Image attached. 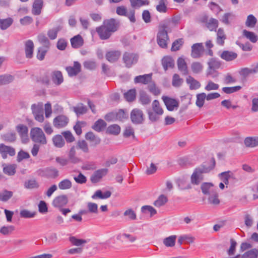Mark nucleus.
I'll use <instances>...</instances> for the list:
<instances>
[{
	"label": "nucleus",
	"mask_w": 258,
	"mask_h": 258,
	"mask_svg": "<svg viewBox=\"0 0 258 258\" xmlns=\"http://www.w3.org/2000/svg\"><path fill=\"white\" fill-rule=\"evenodd\" d=\"M30 137L33 142L40 145H46L47 139L42 130L38 127H33L30 131Z\"/></svg>",
	"instance_id": "4"
},
{
	"label": "nucleus",
	"mask_w": 258,
	"mask_h": 258,
	"mask_svg": "<svg viewBox=\"0 0 258 258\" xmlns=\"http://www.w3.org/2000/svg\"><path fill=\"white\" fill-rule=\"evenodd\" d=\"M167 0H160L156 6L157 11L160 13H166L167 10Z\"/></svg>",
	"instance_id": "58"
},
{
	"label": "nucleus",
	"mask_w": 258,
	"mask_h": 258,
	"mask_svg": "<svg viewBox=\"0 0 258 258\" xmlns=\"http://www.w3.org/2000/svg\"><path fill=\"white\" fill-rule=\"evenodd\" d=\"M15 229V226L13 225L3 226L0 228V233L5 236L9 235Z\"/></svg>",
	"instance_id": "46"
},
{
	"label": "nucleus",
	"mask_w": 258,
	"mask_h": 258,
	"mask_svg": "<svg viewBox=\"0 0 258 258\" xmlns=\"http://www.w3.org/2000/svg\"><path fill=\"white\" fill-rule=\"evenodd\" d=\"M43 106V104L42 102L33 104L31 105V110L34 118L40 122H42L44 119Z\"/></svg>",
	"instance_id": "6"
},
{
	"label": "nucleus",
	"mask_w": 258,
	"mask_h": 258,
	"mask_svg": "<svg viewBox=\"0 0 258 258\" xmlns=\"http://www.w3.org/2000/svg\"><path fill=\"white\" fill-rule=\"evenodd\" d=\"M226 38V36L224 33L223 29L219 28L217 33V43L219 45L223 46L224 44V41Z\"/></svg>",
	"instance_id": "36"
},
{
	"label": "nucleus",
	"mask_w": 258,
	"mask_h": 258,
	"mask_svg": "<svg viewBox=\"0 0 258 258\" xmlns=\"http://www.w3.org/2000/svg\"><path fill=\"white\" fill-rule=\"evenodd\" d=\"M206 99V94L205 93H201L197 95L196 105L201 108L203 106L205 100Z\"/></svg>",
	"instance_id": "55"
},
{
	"label": "nucleus",
	"mask_w": 258,
	"mask_h": 258,
	"mask_svg": "<svg viewBox=\"0 0 258 258\" xmlns=\"http://www.w3.org/2000/svg\"><path fill=\"white\" fill-rule=\"evenodd\" d=\"M14 77L11 75H0V85L9 84L13 81Z\"/></svg>",
	"instance_id": "50"
},
{
	"label": "nucleus",
	"mask_w": 258,
	"mask_h": 258,
	"mask_svg": "<svg viewBox=\"0 0 258 258\" xmlns=\"http://www.w3.org/2000/svg\"><path fill=\"white\" fill-rule=\"evenodd\" d=\"M13 19L9 17L6 19H0V29L5 30L9 28L13 23Z\"/></svg>",
	"instance_id": "34"
},
{
	"label": "nucleus",
	"mask_w": 258,
	"mask_h": 258,
	"mask_svg": "<svg viewBox=\"0 0 258 258\" xmlns=\"http://www.w3.org/2000/svg\"><path fill=\"white\" fill-rule=\"evenodd\" d=\"M16 129L22 139L27 138L28 128L26 125L23 124H19L16 126Z\"/></svg>",
	"instance_id": "26"
},
{
	"label": "nucleus",
	"mask_w": 258,
	"mask_h": 258,
	"mask_svg": "<svg viewBox=\"0 0 258 258\" xmlns=\"http://www.w3.org/2000/svg\"><path fill=\"white\" fill-rule=\"evenodd\" d=\"M243 35L252 43H255L257 40V36L252 32L244 30L243 31Z\"/></svg>",
	"instance_id": "52"
},
{
	"label": "nucleus",
	"mask_w": 258,
	"mask_h": 258,
	"mask_svg": "<svg viewBox=\"0 0 258 258\" xmlns=\"http://www.w3.org/2000/svg\"><path fill=\"white\" fill-rule=\"evenodd\" d=\"M244 142L247 147L253 148L258 146V137H247Z\"/></svg>",
	"instance_id": "35"
},
{
	"label": "nucleus",
	"mask_w": 258,
	"mask_h": 258,
	"mask_svg": "<svg viewBox=\"0 0 258 258\" xmlns=\"http://www.w3.org/2000/svg\"><path fill=\"white\" fill-rule=\"evenodd\" d=\"M167 198L165 196L161 195L158 197V199L154 202V205L156 207H160L164 205L167 202Z\"/></svg>",
	"instance_id": "61"
},
{
	"label": "nucleus",
	"mask_w": 258,
	"mask_h": 258,
	"mask_svg": "<svg viewBox=\"0 0 258 258\" xmlns=\"http://www.w3.org/2000/svg\"><path fill=\"white\" fill-rule=\"evenodd\" d=\"M177 67L182 75L186 76L188 74L187 66L185 59L182 57H179L177 61Z\"/></svg>",
	"instance_id": "21"
},
{
	"label": "nucleus",
	"mask_w": 258,
	"mask_h": 258,
	"mask_svg": "<svg viewBox=\"0 0 258 258\" xmlns=\"http://www.w3.org/2000/svg\"><path fill=\"white\" fill-rule=\"evenodd\" d=\"M149 119L152 122L158 121L161 115L163 114L164 111L158 100H155L152 104V108L147 110Z\"/></svg>",
	"instance_id": "3"
},
{
	"label": "nucleus",
	"mask_w": 258,
	"mask_h": 258,
	"mask_svg": "<svg viewBox=\"0 0 258 258\" xmlns=\"http://www.w3.org/2000/svg\"><path fill=\"white\" fill-rule=\"evenodd\" d=\"M74 111L76 113L77 116L84 114L87 112V107L82 103H80L77 106L73 107Z\"/></svg>",
	"instance_id": "43"
},
{
	"label": "nucleus",
	"mask_w": 258,
	"mask_h": 258,
	"mask_svg": "<svg viewBox=\"0 0 258 258\" xmlns=\"http://www.w3.org/2000/svg\"><path fill=\"white\" fill-rule=\"evenodd\" d=\"M70 242L73 245L78 246V247L87 242L86 240L83 239H78L75 236H70L69 238Z\"/></svg>",
	"instance_id": "48"
},
{
	"label": "nucleus",
	"mask_w": 258,
	"mask_h": 258,
	"mask_svg": "<svg viewBox=\"0 0 258 258\" xmlns=\"http://www.w3.org/2000/svg\"><path fill=\"white\" fill-rule=\"evenodd\" d=\"M37 214L36 211H30L27 209H23L21 210L20 215L21 218H32Z\"/></svg>",
	"instance_id": "47"
},
{
	"label": "nucleus",
	"mask_w": 258,
	"mask_h": 258,
	"mask_svg": "<svg viewBox=\"0 0 258 258\" xmlns=\"http://www.w3.org/2000/svg\"><path fill=\"white\" fill-rule=\"evenodd\" d=\"M13 196V192L4 189L0 192V201L7 202Z\"/></svg>",
	"instance_id": "41"
},
{
	"label": "nucleus",
	"mask_w": 258,
	"mask_h": 258,
	"mask_svg": "<svg viewBox=\"0 0 258 258\" xmlns=\"http://www.w3.org/2000/svg\"><path fill=\"white\" fill-rule=\"evenodd\" d=\"M34 48V43L31 40H28L25 42V52L27 58L33 57Z\"/></svg>",
	"instance_id": "20"
},
{
	"label": "nucleus",
	"mask_w": 258,
	"mask_h": 258,
	"mask_svg": "<svg viewBox=\"0 0 258 258\" xmlns=\"http://www.w3.org/2000/svg\"><path fill=\"white\" fill-rule=\"evenodd\" d=\"M258 250L256 249H252L245 252L241 255V258H257Z\"/></svg>",
	"instance_id": "59"
},
{
	"label": "nucleus",
	"mask_w": 258,
	"mask_h": 258,
	"mask_svg": "<svg viewBox=\"0 0 258 258\" xmlns=\"http://www.w3.org/2000/svg\"><path fill=\"white\" fill-rule=\"evenodd\" d=\"M24 187L27 189L38 188L39 184L35 179H29L24 182Z\"/></svg>",
	"instance_id": "44"
},
{
	"label": "nucleus",
	"mask_w": 258,
	"mask_h": 258,
	"mask_svg": "<svg viewBox=\"0 0 258 258\" xmlns=\"http://www.w3.org/2000/svg\"><path fill=\"white\" fill-rule=\"evenodd\" d=\"M3 172L5 174L12 176L14 175L16 172L17 165L15 164H3L2 165Z\"/></svg>",
	"instance_id": "25"
},
{
	"label": "nucleus",
	"mask_w": 258,
	"mask_h": 258,
	"mask_svg": "<svg viewBox=\"0 0 258 258\" xmlns=\"http://www.w3.org/2000/svg\"><path fill=\"white\" fill-rule=\"evenodd\" d=\"M162 99L169 111H173L175 108H177L179 106V102L175 99L166 96H162Z\"/></svg>",
	"instance_id": "12"
},
{
	"label": "nucleus",
	"mask_w": 258,
	"mask_h": 258,
	"mask_svg": "<svg viewBox=\"0 0 258 258\" xmlns=\"http://www.w3.org/2000/svg\"><path fill=\"white\" fill-rule=\"evenodd\" d=\"M116 238L118 240L121 241V242L128 240L131 242H133L136 240V237L126 233L119 234L117 236Z\"/></svg>",
	"instance_id": "37"
},
{
	"label": "nucleus",
	"mask_w": 258,
	"mask_h": 258,
	"mask_svg": "<svg viewBox=\"0 0 258 258\" xmlns=\"http://www.w3.org/2000/svg\"><path fill=\"white\" fill-rule=\"evenodd\" d=\"M176 235H171L165 238L163 240V243L167 247H173L175 245Z\"/></svg>",
	"instance_id": "57"
},
{
	"label": "nucleus",
	"mask_w": 258,
	"mask_h": 258,
	"mask_svg": "<svg viewBox=\"0 0 258 258\" xmlns=\"http://www.w3.org/2000/svg\"><path fill=\"white\" fill-rule=\"evenodd\" d=\"M121 55V52L119 50H111L106 52L105 57L110 62L113 63L118 60Z\"/></svg>",
	"instance_id": "19"
},
{
	"label": "nucleus",
	"mask_w": 258,
	"mask_h": 258,
	"mask_svg": "<svg viewBox=\"0 0 258 258\" xmlns=\"http://www.w3.org/2000/svg\"><path fill=\"white\" fill-rule=\"evenodd\" d=\"M167 26L165 24L160 26L157 36V42L159 46L162 48L167 47V41L169 40L166 31Z\"/></svg>",
	"instance_id": "5"
},
{
	"label": "nucleus",
	"mask_w": 258,
	"mask_h": 258,
	"mask_svg": "<svg viewBox=\"0 0 258 258\" xmlns=\"http://www.w3.org/2000/svg\"><path fill=\"white\" fill-rule=\"evenodd\" d=\"M204 47L202 43H197L191 46V56L193 58H199L202 56Z\"/></svg>",
	"instance_id": "9"
},
{
	"label": "nucleus",
	"mask_w": 258,
	"mask_h": 258,
	"mask_svg": "<svg viewBox=\"0 0 258 258\" xmlns=\"http://www.w3.org/2000/svg\"><path fill=\"white\" fill-rule=\"evenodd\" d=\"M258 72V63L251 68H243L240 69L239 74L243 78H246L251 74Z\"/></svg>",
	"instance_id": "14"
},
{
	"label": "nucleus",
	"mask_w": 258,
	"mask_h": 258,
	"mask_svg": "<svg viewBox=\"0 0 258 258\" xmlns=\"http://www.w3.org/2000/svg\"><path fill=\"white\" fill-rule=\"evenodd\" d=\"M257 22L256 18L252 15H249L247 16L245 22V25L247 27L253 28L255 26Z\"/></svg>",
	"instance_id": "63"
},
{
	"label": "nucleus",
	"mask_w": 258,
	"mask_h": 258,
	"mask_svg": "<svg viewBox=\"0 0 258 258\" xmlns=\"http://www.w3.org/2000/svg\"><path fill=\"white\" fill-rule=\"evenodd\" d=\"M124 98L128 102H133L136 97V90L135 89H132L128 90L123 94Z\"/></svg>",
	"instance_id": "40"
},
{
	"label": "nucleus",
	"mask_w": 258,
	"mask_h": 258,
	"mask_svg": "<svg viewBox=\"0 0 258 258\" xmlns=\"http://www.w3.org/2000/svg\"><path fill=\"white\" fill-rule=\"evenodd\" d=\"M69 118L64 115H59L53 120V125L56 128H61L67 126L69 123Z\"/></svg>",
	"instance_id": "10"
},
{
	"label": "nucleus",
	"mask_w": 258,
	"mask_h": 258,
	"mask_svg": "<svg viewBox=\"0 0 258 258\" xmlns=\"http://www.w3.org/2000/svg\"><path fill=\"white\" fill-rule=\"evenodd\" d=\"M203 65L200 62H193L191 64V69L195 74H200L203 70Z\"/></svg>",
	"instance_id": "51"
},
{
	"label": "nucleus",
	"mask_w": 258,
	"mask_h": 258,
	"mask_svg": "<svg viewBox=\"0 0 258 258\" xmlns=\"http://www.w3.org/2000/svg\"><path fill=\"white\" fill-rule=\"evenodd\" d=\"M107 125V123L102 119H99L96 121L92 126V128L97 132H100L104 130Z\"/></svg>",
	"instance_id": "32"
},
{
	"label": "nucleus",
	"mask_w": 258,
	"mask_h": 258,
	"mask_svg": "<svg viewBox=\"0 0 258 258\" xmlns=\"http://www.w3.org/2000/svg\"><path fill=\"white\" fill-rule=\"evenodd\" d=\"M151 74H145L144 75H139L136 76L134 79L135 83H142L144 84H147L151 80Z\"/></svg>",
	"instance_id": "30"
},
{
	"label": "nucleus",
	"mask_w": 258,
	"mask_h": 258,
	"mask_svg": "<svg viewBox=\"0 0 258 258\" xmlns=\"http://www.w3.org/2000/svg\"><path fill=\"white\" fill-rule=\"evenodd\" d=\"M68 160L73 164H77L81 161V159L76 156L75 147L72 146L68 153Z\"/></svg>",
	"instance_id": "28"
},
{
	"label": "nucleus",
	"mask_w": 258,
	"mask_h": 258,
	"mask_svg": "<svg viewBox=\"0 0 258 258\" xmlns=\"http://www.w3.org/2000/svg\"><path fill=\"white\" fill-rule=\"evenodd\" d=\"M162 64L165 71H167L168 68H173L174 66V62L172 57L170 56H165L162 59Z\"/></svg>",
	"instance_id": "31"
},
{
	"label": "nucleus",
	"mask_w": 258,
	"mask_h": 258,
	"mask_svg": "<svg viewBox=\"0 0 258 258\" xmlns=\"http://www.w3.org/2000/svg\"><path fill=\"white\" fill-rule=\"evenodd\" d=\"M15 154V149L13 147L5 145L3 143L0 144V154L3 159H6L8 155L14 156Z\"/></svg>",
	"instance_id": "11"
},
{
	"label": "nucleus",
	"mask_w": 258,
	"mask_h": 258,
	"mask_svg": "<svg viewBox=\"0 0 258 258\" xmlns=\"http://www.w3.org/2000/svg\"><path fill=\"white\" fill-rule=\"evenodd\" d=\"M60 28L59 27L53 28L48 30L47 31V36L51 40H54L56 38L57 33L60 31Z\"/></svg>",
	"instance_id": "62"
},
{
	"label": "nucleus",
	"mask_w": 258,
	"mask_h": 258,
	"mask_svg": "<svg viewBox=\"0 0 258 258\" xmlns=\"http://www.w3.org/2000/svg\"><path fill=\"white\" fill-rule=\"evenodd\" d=\"M130 117L132 122L136 124H142L145 120L143 111L139 108H134L132 110Z\"/></svg>",
	"instance_id": "7"
},
{
	"label": "nucleus",
	"mask_w": 258,
	"mask_h": 258,
	"mask_svg": "<svg viewBox=\"0 0 258 258\" xmlns=\"http://www.w3.org/2000/svg\"><path fill=\"white\" fill-rule=\"evenodd\" d=\"M71 43L74 48H79L84 44V40L82 37L78 34L71 39Z\"/></svg>",
	"instance_id": "27"
},
{
	"label": "nucleus",
	"mask_w": 258,
	"mask_h": 258,
	"mask_svg": "<svg viewBox=\"0 0 258 258\" xmlns=\"http://www.w3.org/2000/svg\"><path fill=\"white\" fill-rule=\"evenodd\" d=\"M72 186L71 181L68 179H65L58 183V187L60 189L64 190L70 188Z\"/></svg>",
	"instance_id": "60"
},
{
	"label": "nucleus",
	"mask_w": 258,
	"mask_h": 258,
	"mask_svg": "<svg viewBox=\"0 0 258 258\" xmlns=\"http://www.w3.org/2000/svg\"><path fill=\"white\" fill-rule=\"evenodd\" d=\"M43 7V0H34L32 5V13L34 15H39Z\"/></svg>",
	"instance_id": "22"
},
{
	"label": "nucleus",
	"mask_w": 258,
	"mask_h": 258,
	"mask_svg": "<svg viewBox=\"0 0 258 258\" xmlns=\"http://www.w3.org/2000/svg\"><path fill=\"white\" fill-rule=\"evenodd\" d=\"M111 195V192L110 191H106L102 193L101 190H97L95 194L92 196L93 199L98 198L100 199H105L109 198Z\"/></svg>",
	"instance_id": "39"
},
{
	"label": "nucleus",
	"mask_w": 258,
	"mask_h": 258,
	"mask_svg": "<svg viewBox=\"0 0 258 258\" xmlns=\"http://www.w3.org/2000/svg\"><path fill=\"white\" fill-rule=\"evenodd\" d=\"M218 21L214 18H211L207 23L206 27L211 31H216L218 27Z\"/></svg>",
	"instance_id": "42"
},
{
	"label": "nucleus",
	"mask_w": 258,
	"mask_h": 258,
	"mask_svg": "<svg viewBox=\"0 0 258 258\" xmlns=\"http://www.w3.org/2000/svg\"><path fill=\"white\" fill-rule=\"evenodd\" d=\"M4 141L8 142H14L16 140V135L14 132L7 133L2 136Z\"/></svg>",
	"instance_id": "56"
},
{
	"label": "nucleus",
	"mask_w": 258,
	"mask_h": 258,
	"mask_svg": "<svg viewBox=\"0 0 258 258\" xmlns=\"http://www.w3.org/2000/svg\"><path fill=\"white\" fill-rule=\"evenodd\" d=\"M220 56L222 59L227 61H230L236 59L237 57V54L233 51L224 50L221 53Z\"/></svg>",
	"instance_id": "24"
},
{
	"label": "nucleus",
	"mask_w": 258,
	"mask_h": 258,
	"mask_svg": "<svg viewBox=\"0 0 258 258\" xmlns=\"http://www.w3.org/2000/svg\"><path fill=\"white\" fill-rule=\"evenodd\" d=\"M77 147L81 150L84 153H88L89 152V147L87 143L84 140H79L77 143Z\"/></svg>",
	"instance_id": "54"
},
{
	"label": "nucleus",
	"mask_w": 258,
	"mask_h": 258,
	"mask_svg": "<svg viewBox=\"0 0 258 258\" xmlns=\"http://www.w3.org/2000/svg\"><path fill=\"white\" fill-rule=\"evenodd\" d=\"M37 39L38 41L43 45V47L49 48L50 45L49 40L44 34H39L37 36Z\"/></svg>",
	"instance_id": "45"
},
{
	"label": "nucleus",
	"mask_w": 258,
	"mask_h": 258,
	"mask_svg": "<svg viewBox=\"0 0 258 258\" xmlns=\"http://www.w3.org/2000/svg\"><path fill=\"white\" fill-rule=\"evenodd\" d=\"M53 144L54 147L61 148L65 145V141L60 135H56L52 138Z\"/></svg>",
	"instance_id": "29"
},
{
	"label": "nucleus",
	"mask_w": 258,
	"mask_h": 258,
	"mask_svg": "<svg viewBox=\"0 0 258 258\" xmlns=\"http://www.w3.org/2000/svg\"><path fill=\"white\" fill-rule=\"evenodd\" d=\"M118 23L113 18L105 20L103 24L96 28V31L101 40L108 39L113 33L117 31Z\"/></svg>",
	"instance_id": "1"
},
{
	"label": "nucleus",
	"mask_w": 258,
	"mask_h": 258,
	"mask_svg": "<svg viewBox=\"0 0 258 258\" xmlns=\"http://www.w3.org/2000/svg\"><path fill=\"white\" fill-rule=\"evenodd\" d=\"M120 132V126L116 124H112L108 126L106 133L109 135H118Z\"/></svg>",
	"instance_id": "38"
},
{
	"label": "nucleus",
	"mask_w": 258,
	"mask_h": 258,
	"mask_svg": "<svg viewBox=\"0 0 258 258\" xmlns=\"http://www.w3.org/2000/svg\"><path fill=\"white\" fill-rule=\"evenodd\" d=\"M108 172L106 168L100 169L96 170L91 176L90 180L92 183H96L100 181L103 176H105Z\"/></svg>",
	"instance_id": "16"
},
{
	"label": "nucleus",
	"mask_w": 258,
	"mask_h": 258,
	"mask_svg": "<svg viewBox=\"0 0 258 258\" xmlns=\"http://www.w3.org/2000/svg\"><path fill=\"white\" fill-rule=\"evenodd\" d=\"M85 138L86 140L90 142V146L92 147H96L101 142V139L100 138L95 136L92 132H89L86 133L85 136Z\"/></svg>",
	"instance_id": "18"
},
{
	"label": "nucleus",
	"mask_w": 258,
	"mask_h": 258,
	"mask_svg": "<svg viewBox=\"0 0 258 258\" xmlns=\"http://www.w3.org/2000/svg\"><path fill=\"white\" fill-rule=\"evenodd\" d=\"M215 160L212 158L209 161L205 162L200 166L196 168L191 176V183L193 184L199 185L203 179V173H209L215 166Z\"/></svg>",
	"instance_id": "2"
},
{
	"label": "nucleus",
	"mask_w": 258,
	"mask_h": 258,
	"mask_svg": "<svg viewBox=\"0 0 258 258\" xmlns=\"http://www.w3.org/2000/svg\"><path fill=\"white\" fill-rule=\"evenodd\" d=\"M138 54L128 52H125L122 57L123 61L127 68H130L133 65L136 64L138 62Z\"/></svg>",
	"instance_id": "8"
},
{
	"label": "nucleus",
	"mask_w": 258,
	"mask_h": 258,
	"mask_svg": "<svg viewBox=\"0 0 258 258\" xmlns=\"http://www.w3.org/2000/svg\"><path fill=\"white\" fill-rule=\"evenodd\" d=\"M68 203V198L66 195H62L55 197L52 203V205L55 208H61Z\"/></svg>",
	"instance_id": "13"
},
{
	"label": "nucleus",
	"mask_w": 258,
	"mask_h": 258,
	"mask_svg": "<svg viewBox=\"0 0 258 258\" xmlns=\"http://www.w3.org/2000/svg\"><path fill=\"white\" fill-rule=\"evenodd\" d=\"M139 100L143 105H147L151 102L150 97L144 91L140 92Z\"/></svg>",
	"instance_id": "49"
},
{
	"label": "nucleus",
	"mask_w": 258,
	"mask_h": 258,
	"mask_svg": "<svg viewBox=\"0 0 258 258\" xmlns=\"http://www.w3.org/2000/svg\"><path fill=\"white\" fill-rule=\"evenodd\" d=\"M186 81L187 84L189 85V89L190 90H196L201 87L200 83L190 76H189L186 78Z\"/></svg>",
	"instance_id": "33"
},
{
	"label": "nucleus",
	"mask_w": 258,
	"mask_h": 258,
	"mask_svg": "<svg viewBox=\"0 0 258 258\" xmlns=\"http://www.w3.org/2000/svg\"><path fill=\"white\" fill-rule=\"evenodd\" d=\"M40 174L48 178H55L58 176V171L55 168L48 167L40 171Z\"/></svg>",
	"instance_id": "15"
},
{
	"label": "nucleus",
	"mask_w": 258,
	"mask_h": 258,
	"mask_svg": "<svg viewBox=\"0 0 258 258\" xmlns=\"http://www.w3.org/2000/svg\"><path fill=\"white\" fill-rule=\"evenodd\" d=\"M208 68L210 69H218L220 68L221 62L215 58H211L208 62Z\"/></svg>",
	"instance_id": "53"
},
{
	"label": "nucleus",
	"mask_w": 258,
	"mask_h": 258,
	"mask_svg": "<svg viewBox=\"0 0 258 258\" xmlns=\"http://www.w3.org/2000/svg\"><path fill=\"white\" fill-rule=\"evenodd\" d=\"M218 195L216 191H212L210 193V196L208 199L210 203L214 205H218L220 201L218 198Z\"/></svg>",
	"instance_id": "64"
},
{
	"label": "nucleus",
	"mask_w": 258,
	"mask_h": 258,
	"mask_svg": "<svg viewBox=\"0 0 258 258\" xmlns=\"http://www.w3.org/2000/svg\"><path fill=\"white\" fill-rule=\"evenodd\" d=\"M51 79L53 83L57 86L60 85L63 82L62 74L59 71H54L52 73Z\"/></svg>",
	"instance_id": "23"
},
{
	"label": "nucleus",
	"mask_w": 258,
	"mask_h": 258,
	"mask_svg": "<svg viewBox=\"0 0 258 258\" xmlns=\"http://www.w3.org/2000/svg\"><path fill=\"white\" fill-rule=\"evenodd\" d=\"M70 77H73L78 75L81 70V66L78 61H74L73 67H67L66 68Z\"/></svg>",
	"instance_id": "17"
}]
</instances>
